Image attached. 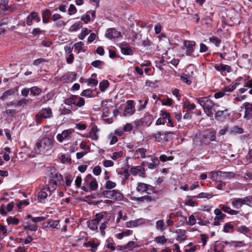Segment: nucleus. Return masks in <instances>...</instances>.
Here are the masks:
<instances>
[{
	"label": "nucleus",
	"mask_w": 252,
	"mask_h": 252,
	"mask_svg": "<svg viewBox=\"0 0 252 252\" xmlns=\"http://www.w3.org/2000/svg\"><path fill=\"white\" fill-rule=\"evenodd\" d=\"M209 41L214 43L216 46L219 47L221 41L217 36H213L209 38Z\"/></svg>",
	"instance_id": "nucleus-41"
},
{
	"label": "nucleus",
	"mask_w": 252,
	"mask_h": 252,
	"mask_svg": "<svg viewBox=\"0 0 252 252\" xmlns=\"http://www.w3.org/2000/svg\"><path fill=\"white\" fill-rule=\"evenodd\" d=\"M182 81L187 83L188 85H190L191 83V81L188 78L187 74H183L181 77Z\"/></svg>",
	"instance_id": "nucleus-55"
},
{
	"label": "nucleus",
	"mask_w": 252,
	"mask_h": 252,
	"mask_svg": "<svg viewBox=\"0 0 252 252\" xmlns=\"http://www.w3.org/2000/svg\"><path fill=\"white\" fill-rule=\"evenodd\" d=\"M30 102L29 99L22 98L18 101L17 106H22L27 104Z\"/></svg>",
	"instance_id": "nucleus-56"
},
{
	"label": "nucleus",
	"mask_w": 252,
	"mask_h": 252,
	"mask_svg": "<svg viewBox=\"0 0 252 252\" xmlns=\"http://www.w3.org/2000/svg\"><path fill=\"white\" fill-rule=\"evenodd\" d=\"M173 159L174 157L173 156L167 157L165 155H162L159 157V158L158 159L159 161H161L164 162L168 160H172Z\"/></svg>",
	"instance_id": "nucleus-48"
},
{
	"label": "nucleus",
	"mask_w": 252,
	"mask_h": 252,
	"mask_svg": "<svg viewBox=\"0 0 252 252\" xmlns=\"http://www.w3.org/2000/svg\"><path fill=\"white\" fill-rule=\"evenodd\" d=\"M57 187V181L54 179V177L51 176L49 180V183L47 189H46L47 190L51 192L54 190Z\"/></svg>",
	"instance_id": "nucleus-26"
},
{
	"label": "nucleus",
	"mask_w": 252,
	"mask_h": 252,
	"mask_svg": "<svg viewBox=\"0 0 252 252\" xmlns=\"http://www.w3.org/2000/svg\"><path fill=\"white\" fill-rule=\"evenodd\" d=\"M243 205H247L252 207V196H248L242 198Z\"/></svg>",
	"instance_id": "nucleus-35"
},
{
	"label": "nucleus",
	"mask_w": 252,
	"mask_h": 252,
	"mask_svg": "<svg viewBox=\"0 0 252 252\" xmlns=\"http://www.w3.org/2000/svg\"><path fill=\"white\" fill-rule=\"evenodd\" d=\"M23 227L24 229L29 230L32 231H35L37 230L38 226L35 224H31L30 222H26L23 225Z\"/></svg>",
	"instance_id": "nucleus-30"
},
{
	"label": "nucleus",
	"mask_w": 252,
	"mask_h": 252,
	"mask_svg": "<svg viewBox=\"0 0 252 252\" xmlns=\"http://www.w3.org/2000/svg\"><path fill=\"white\" fill-rule=\"evenodd\" d=\"M48 224L50 227L59 229L60 228V221L59 220H50L48 222Z\"/></svg>",
	"instance_id": "nucleus-32"
},
{
	"label": "nucleus",
	"mask_w": 252,
	"mask_h": 252,
	"mask_svg": "<svg viewBox=\"0 0 252 252\" xmlns=\"http://www.w3.org/2000/svg\"><path fill=\"white\" fill-rule=\"evenodd\" d=\"M155 240L158 243L164 244L167 241V239L164 236H158L156 237Z\"/></svg>",
	"instance_id": "nucleus-57"
},
{
	"label": "nucleus",
	"mask_w": 252,
	"mask_h": 252,
	"mask_svg": "<svg viewBox=\"0 0 252 252\" xmlns=\"http://www.w3.org/2000/svg\"><path fill=\"white\" fill-rule=\"evenodd\" d=\"M121 52L126 55H131L133 52L131 48L128 45H123L121 48Z\"/></svg>",
	"instance_id": "nucleus-31"
},
{
	"label": "nucleus",
	"mask_w": 252,
	"mask_h": 252,
	"mask_svg": "<svg viewBox=\"0 0 252 252\" xmlns=\"http://www.w3.org/2000/svg\"><path fill=\"white\" fill-rule=\"evenodd\" d=\"M39 112L44 119L50 118L53 117L52 110L50 108H42Z\"/></svg>",
	"instance_id": "nucleus-21"
},
{
	"label": "nucleus",
	"mask_w": 252,
	"mask_h": 252,
	"mask_svg": "<svg viewBox=\"0 0 252 252\" xmlns=\"http://www.w3.org/2000/svg\"><path fill=\"white\" fill-rule=\"evenodd\" d=\"M103 62L100 61V60H96L94 62H93L91 63V64L92 66L95 67H98L100 68L101 66L103 65Z\"/></svg>",
	"instance_id": "nucleus-59"
},
{
	"label": "nucleus",
	"mask_w": 252,
	"mask_h": 252,
	"mask_svg": "<svg viewBox=\"0 0 252 252\" xmlns=\"http://www.w3.org/2000/svg\"><path fill=\"white\" fill-rule=\"evenodd\" d=\"M237 230L239 232L245 233H248L250 231L249 229L245 225L238 227Z\"/></svg>",
	"instance_id": "nucleus-60"
},
{
	"label": "nucleus",
	"mask_w": 252,
	"mask_h": 252,
	"mask_svg": "<svg viewBox=\"0 0 252 252\" xmlns=\"http://www.w3.org/2000/svg\"><path fill=\"white\" fill-rule=\"evenodd\" d=\"M106 248L110 249L112 252H113L116 250V247L114 246V243L113 242H111L109 239H107L106 241Z\"/></svg>",
	"instance_id": "nucleus-47"
},
{
	"label": "nucleus",
	"mask_w": 252,
	"mask_h": 252,
	"mask_svg": "<svg viewBox=\"0 0 252 252\" xmlns=\"http://www.w3.org/2000/svg\"><path fill=\"white\" fill-rule=\"evenodd\" d=\"M156 228L158 230H159L162 231L165 229V223L163 220H159L156 222Z\"/></svg>",
	"instance_id": "nucleus-36"
},
{
	"label": "nucleus",
	"mask_w": 252,
	"mask_h": 252,
	"mask_svg": "<svg viewBox=\"0 0 252 252\" xmlns=\"http://www.w3.org/2000/svg\"><path fill=\"white\" fill-rule=\"evenodd\" d=\"M230 116L229 110L223 108L222 110L216 112L215 118L218 120L225 119Z\"/></svg>",
	"instance_id": "nucleus-14"
},
{
	"label": "nucleus",
	"mask_w": 252,
	"mask_h": 252,
	"mask_svg": "<svg viewBox=\"0 0 252 252\" xmlns=\"http://www.w3.org/2000/svg\"><path fill=\"white\" fill-rule=\"evenodd\" d=\"M89 33V31L87 28H83L81 33V36L79 37L80 39L83 40Z\"/></svg>",
	"instance_id": "nucleus-63"
},
{
	"label": "nucleus",
	"mask_w": 252,
	"mask_h": 252,
	"mask_svg": "<svg viewBox=\"0 0 252 252\" xmlns=\"http://www.w3.org/2000/svg\"><path fill=\"white\" fill-rule=\"evenodd\" d=\"M139 220H130L126 222V225L127 227H136L138 225Z\"/></svg>",
	"instance_id": "nucleus-50"
},
{
	"label": "nucleus",
	"mask_w": 252,
	"mask_h": 252,
	"mask_svg": "<svg viewBox=\"0 0 252 252\" xmlns=\"http://www.w3.org/2000/svg\"><path fill=\"white\" fill-rule=\"evenodd\" d=\"M15 92L13 90H9L8 91H5L1 97V98L2 99H6L8 96L14 94Z\"/></svg>",
	"instance_id": "nucleus-52"
},
{
	"label": "nucleus",
	"mask_w": 252,
	"mask_h": 252,
	"mask_svg": "<svg viewBox=\"0 0 252 252\" xmlns=\"http://www.w3.org/2000/svg\"><path fill=\"white\" fill-rule=\"evenodd\" d=\"M149 189H152L151 186L143 183H139L136 187V190L141 193L146 192L148 194H151V192L149 191Z\"/></svg>",
	"instance_id": "nucleus-15"
},
{
	"label": "nucleus",
	"mask_w": 252,
	"mask_h": 252,
	"mask_svg": "<svg viewBox=\"0 0 252 252\" xmlns=\"http://www.w3.org/2000/svg\"><path fill=\"white\" fill-rule=\"evenodd\" d=\"M116 186V184L111 181H107L106 182L105 188L108 189H111L114 188Z\"/></svg>",
	"instance_id": "nucleus-53"
},
{
	"label": "nucleus",
	"mask_w": 252,
	"mask_h": 252,
	"mask_svg": "<svg viewBox=\"0 0 252 252\" xmlns=\"http://www.w3.org/2000/svg\"><path fill=\"white\" fill-rule=\"evenodd\" d=\"M92 91L90 89H86L82 92L81 95L83 96H86L88 97H91V94Z\"/></svg>",
	"instance_id": "nucleus-58"
},
{
	"label": "nucleus",
	"mask_w": 252,
	"mask_h": 252,
	"mask_svg": "<svg viewBox=\"0 0 252 252\" xmlns=\"http://www.w3.org/2000/svg\"><path fill=\"white\" fill-rule=\"evenodd\" d=\"M196 223V220L193 215H190L189 218V220L187 222V224L193 225Z\"/></svg>",
	"instance_id": "nucleus-54"
},
{
	"label": "nucleus",
	"mask_w": 252,
	"mask_h": 252,
	"mask_svg": "<svg viewBox=\"0 0 252 252\" xmlns=\"http://www.w3.org/2000/svg\"><path fill=\"white\" fill-rule=\"evenodd\" d=\"M71 134L72 131L70 129L65 130L57 135V139L60 142H62L64 140L70 139Z\"/></svg>",
	"instance_id": "nucleus-13"
},
{
	"label": "nucleus",
	"mask_w": 252,
	"mask_h": 252,
	"mask_svg": "<svg viewBox=\"0 0 252 252\" xmlns=\"http://www.w3.org/2000/svg\"><path fill=\"white\" fill-rule=\"evenodd\" d=\"M242 201V198H235L232 199L231 204L233 208L239 209L243 205Z\"/></svg>",
	"instance_id": "nucleus-27"
},
{
	"label": "nucleus",
	"mask_w": 252,
	"mask_h": 252,
	"mask_svg": "<svg viewBox=\"0 0 252 252\" xmlns=\"http://www.w3.org/2000/svg\"><path fill=\"white\" fill-rule=\"evenodd\" d=\"M216 141V132L208 129L199 134L194 139V142L199 146L208 145L212 141Z\"/></svg>",
	"instance_id": "nucleus-1"
},
{
	"label": "nucleus",
	"mask_w": 252,
	"mask_h": 252,
	"mask_svg": "<svg viewBox=\"0 0 252 252\" xmlns=\"http://www.w3.org/2000/svg\"><path fill=\"white\" fill-rule=\"evenodd\" d=\"M184 45L186 48V54L187 56H191L193 52L196 45V43L194 41L185 40Z\"/></svg>",
	"instance_id": "nucleus-7"
},
{
	"label": "nucleus",
	"mask_w": 252,
	"mask_h": 252,
	"mask_svg": "<svg viewBox=\"0 0 252 252\" xmlns=\"http://www.w3.org/2000/svg\"><path fill=\"white\" fill-rule=\"evenodd\" d=\"M143 170V168L140 166H134L130 168V171L132 175L135 176Z\"/></svg>",
	"instance_id": "nucleus-34"
},
{
	"label": "nucleus",
	"mask_w": 252,
	"mask_h": 252,
	"mask_svg": "<svg viewBox=\"0 0 252 252\" xmlns=\"http://www.w3.org/2000/svg\"><path fill=\"white\" fill-rule=\"evenodd\" d=\"M109 82L107 80H103L101 81L99 85L100 90L101 92H104L105 90L108 87Z\"/></svg>",
	"instance_id": "nucleus-37"
},
{
	"label": "nucleus",
	"mask_w": 252,
	"mask_h": 252,
	"mask_svg": "<svg viewBox=\"0 0 252 252\" xmlns=\"http://www.w3.org/2000/svg\"><path fill=\"white\" fill-rule=\"evenodd\" d=\"M147 150L144 148H140L136 150V153L139 154L142 158H145L146 157V153Z\"/></svg>",
	"instance_id": "nucleus-51"
},
{
	"label": "nucleus",
	"mask_w": 252,
	"mask_h": 252,
	"mask_svg": "<svg viewBox=\"0 0 252 252\" xmlns=\"http://www.w3.org/2000/svg\"><path fill=\"white\" fill-rule=\"evenodd\" d=\"M102 214H97L95 216V218L87 221V225L88 227L92 230L95 231L98 229L97 225L99 222L102 220Z\"/></svg>",
	"instance_id": "nucleus-5"
},
{
	"label": "nucleus",
	"mask_w": 252,
	"mask_h": 252,
	"mask_svg": "<svg viewBox=\"0 0 252 252\" xmlns=\"http://www.w3.org/2000/svg\"><path fill=\"white\" fill-rule=\"evenodd\" d=\"M106 36L109 39L118 38L121 36V32L114 28H110L107 30Z\"/></svg>",
	"instance_id": "nucleus-17"
},
{
	"label": "nucleus",
	"mask_w": 252,
	"mask_h": 252,
	"mask_svg": "<svg viewBox=\"0 0 252 252\" xmlns=\"http://www.w3.org/2000/svg\"><path fill=\"white\" fill-rule=\"evenodd\" d=\"M245 109L243 118L246 120L252 119V102H246L243 103Z\"/></svg>",
	"instance_id": "nucleus-6"
},
{
	"label": "nucleus",
	"mask_w": 252,
	"mask_h": 252,
	"mask_svg": "<svg viewBox=\"0 0 252 252\" xmlns=\"http://www.w3.org/2000/svg\"><path fill=\"white\" fill-rule=\"evenodd\" d=\"M234 226L230 222L226 223L223 226V231L225 233H228L230 232V230L234 229Z\"/></svg>",
	"instance_id": "nucleus-40"
},
{
	"label": "nucleus",
	"mask_w": 252,
	"mask_h": 252,
	"mask_svg": "<svg viewBox=\"0 0 252 252\" xmlns=\"http://www.w3.org/2000/svg\"><path fill=\"white\" fill-rule=\"evenodd\" d=\"M100 245L99 241L95 240H91L83 244V246L86 248H90V251L92 252H95L97 250L98 246Z\"/></svg>",
	"instance_id": "nucleus-11"
},
{
	"label": "nucleus",
	"mask_w": 252,
	"mask_h": 252,
	"mask_svg": "<svg viewBox=\"0 0 252 252\" xmlns=\"http://www.w3.org/2000/svg\"><path fill=\"white\" fill-rule=\"evenodd\" d=\"M46 190V189L45 188H44L38 192V199L40 201H42V200L45 199L47 197L48 194L47 193Z\"/></svg>",
	"instance_id": "nucleus-33"
},
{
	"label": "nucleus",
	"mask_w": 252,
	"mask_h": 252,
	"mask_svg": "<svg viewBox=\"0 0 252 252\" xmlns=\"http://www.w3.org/2000/svg\"><path fill=\"white\" fill-rule=\"evenodd\" d=\"M100 129L97 128V126L94 125L92 126L90 132L89 136L88 137L91 138L92 140L96 141L98 139V135L97 134Z\"/></svg>",
	"instance_id": "nucleus-18"
},
{
	"label": "nucleus",
	"mask_w": 252,
	"mask_h": 252,
	"mask_svg": "<svg viewBox=\"0 0 252 252\" xmlns=\"http://www.w3.org/2000/svg\"><path fill=\"white\" fill-rule=\"evenodd\" d=\"M152 136L155 139L156 141L161 142L166 140L167 134L163 132L158 131L153 134Z\"/></svg>",
	"instance_id": "nucleus-20"
},
{
	"label": "nucleus",
	"mask_w": 252,
	"mask_h": 252,
	"mask_svg": "<svg viewBox=\"0 0 252 252\" xmlns=\"http://www.w3.org/2000/svg\"><path fill=\"white\" fill-rule=\"evenodd\" d=\"M76 74L75 73H70L63 75L61 78V80L64 82H72L76 79Z\"/></svg>",
	"instance_id": "nucleus-23"
},
{
	"label": "nucleus",
	"mask_w": 252,
	"mask_h": 252,
	"mask_svg": "<svg viewBox=\"0 0 252 252\" xmlns=\"http://www.w3.org/2000/svg\"><path fill=\"white\" fill-rule=\"evenodd\" d=\"M214 68L216 70L220 71L222 75H223V72L224 71H226L228 73H229L231 71V66L226 64H216L214 65Z\"/></svg>",
	"instance_id": "nucleus-16"
},
{
	"label": "nucleus",
	"mask_w": 252,
	"mask_h": 252,
	"mask_svg": "<svg viewBox=\"0 0 252 252\" xmlns=\"http://www.w3.org/2000/svg\"><path fill=\"white\" fill-rule=\"evenodd\" d=\"M184 106L189 110H193L195 108V105L194 103H190V102L188 100H186L184 104Z\"/></svg>",
	"instance_id": "nucleus-49"
},
{
	"label": "nucleus",
	"mask_w": 252,
	"mask_h": 252,
	"mask_svg": "<svg viewBox=\"0 0 252 252\" xmlns=\"http://www.w3.org/2000/svg\"><path fill=\"white\" fill-rule=\"evenodd\" d=\"M135 111V108L134 106V101L131 100H129L126 102V107L125 108L124 111V115L125 116L129 115H132Z\"/></svg>",
	"instance_id": "nucleus-12"
},
{
	"label": "nucleus",
	"mask_w": 252,
	"mask_h": 252,
	"mask_svg": "<svg viewBox=\"0 0 252 252\" xmlns=\"http://www.w3.org/2000/svg\"><path fill=\"white\" fill-rule=\"evenodd\" d=\"M100 214L102 215V220L101 222H99L101 225L99 226V230L101 232V234L102 236H104L105 234V229L107 227L108 225V222L109 220V219L107 218L106 216V213L105 212H101Z\"/></svg>",
	"instance_id": "nucleus-10"
},
{
	"label": "nucleus",
	"mask_w": 252,
	"mask_h": 252,
	"mask_svg": "<svg viewBox=\"0 0 252 252\" xmlns=\"http://www.w3.org/2000/svg\"><path fill=\"white\" fill-rule=\"evenodd\" d=\"M229 133L231 135L241 134L243 133V129L238 126H234L233 127H229Z\"/></svg>",
	"instance_id": "nucleus-28"
},
{
	"label": "nucleus",
	"mask_w": 252,
	"mask_h": 252,
	"mask_svg": "<svg viewBox=\"0 0 252 252\" xmlns=\"http://www.w3.org/2000/svg\"><path fill=\"white\" fill-rule=\"evenodd\" d=\"M52 147V140L46 137H43L36 144L34 151L37 154L45 153L51 150Z\"/></svg>",
	"instance_id": "nucleus-2"
},
{
	"label": "nucleus",
	"mask_w": 252,
	"mask_h": 252,
	"mask_svg": "<svg viewBox=\"0 0 252 252\" xmlns=\"http://www.w3.org/2000/svg\"><path fill=\"white\" fill-rule=\"evenodd\" d=\"M51 176L54 177V179L57 181V183L58 182H60L63 180L62 176L56 172H51L50 175V177Z\"/></svg>",
	"instance_id": "nucleus-42"
},
{
	"label": "nucleus",
	"mask_w": 252,
	"mask_h": 252,
	"mask_svg": "<svg viewBox=\"0 0 252 252\" xmlns=\"http://www.w3.org/2000/svg\"><path fill=\"white\" fill-rule=\"evenodd\" d=\"M74 99L75 100L74 103L75 106L81 107L85 104V99L78 95H74Z\"/></svg>",
	"instance_id": "nucleus-22"
},
{
	"label": "nucleus",
	"mask_w": 252,
	"mask_h": 252,
	"mask_svg": "<svg viewBox=\"0 0 252 252\" xmlns=\"http://www.w3.org/2000/svg\"><path fill=\"white\" fill-rule=\"evenodd\" d=\"M61 159L63 163H71V159L69 157H66L64 155H62L61 157Z\"/></svg>",
	"instance_id": "nucleus-61"
},
{
	"label": "nucleus",
	"mask_w": 252,
	"mask_h": 252,
	"mask_svg": "<svg viewBox=\"0 0 252 252\" xmlns=\"http://www.w3.org/2000/svg\"><path fill=\"white\" fill-rule=\"evenodd\" d=\"M147 157L150 158L152 161L151 163H149L148 164V167L149 169H155L157 167V166L159 164L160 162L157 157H153L152 156H149Z\"/></svg>",
	"instance_id": "nucleus-19"
},
{
	"label": "nucleus",
	"mask_w": 252,
	"mask_h": 252,
	"mask_svg": "<svg viewBox=\"0 0 252 252\" xmlns=\"http://www.w3.org/2000/svg\"><path fill=\"white\" fill-rule=\"evenodd\" d=\"M212 196L213 195L211 193L206 192H201L199 194H198L197 196L194 197L197 198H206L207 199H210L212 198Z\"/></svg>",
	"instance_id": "nucleus-45"
},
{
	"label": "nucleus",
	"mask_w": 252,
	"mask_h": 252,
	"mask_svg": "<svg viewBox=\"0 0 252 252\" xmlns=\"http://www.w3.org/2000/svg\"><path fill=\"white\" fill-rule=\"evenodd\" d=\"M51 14V11L48 9H46L42 11V21L44 23H48L49 22V17Z\"/></svg>",
	"instance_id": "nucleus-29"
},
{
	"label": "nucleus",
	"mask_w": 252,
	"mask_h": 252,
	"mask_svg": "<svg viewBox=\"0 0 252 252\" xmlns=\"http://www.w3.org/2000/svg\"><path fill=\"white\" fill-rule=\"evenodd\" d=\"M153 120V117L152 115L149 114H146L145 116L141 119V122L145 125L149 126L152 123Z\"/></svg>",
	"instance_id": "nucleus-25"
},
{
	"label": "nucleus",
	"mask_w": 252,
	"mask_h": 252,
	"mask_svg": "<svg viewBox=\"0 0 252 252\" xmlns=\"http://www.w3.org/2000/svg\"><path fill=\"white\" fill-rule=\"evenodd\" d=\"M74 95H72L70 97L67 98L64 100V104L67 105L71 108H72V104H74Z\"/></svg>",
	"instance_id": "nucleus-44"
},
{
	"label": "nucleus",
	"mask_w": 252,
	"mask_h": 252,
	"mask_svg": "<svg viewBox=\"0 0 252 252\" xmlns=\"http://www.w3.org/2000/svg\"><path fill=\"white\" fill-rule=\"evenodd\" d=\"M248 88H250L249 94H252V80H249L247 82L246 84L244 85L243 88H242L239 90V92L241 94L245 93Z\"/></svg>",
	"instance_id": "nucleus-24"
},
{
	"label": "nucleus",
	"mask_w": 252,
	"mask_h": 252,
	"mask_svg": "<svg viewBox=\"0 0 252 252\" xmlns=\"http://www.w3.org/2000/svg\"><path fill=\"white\" fill-rule=\"evenodd\" d=\"M83 45L84 43L82 42H78L74 45L75 49L78 51V53H79L82 50V46Z\"/></svg>",
	"instance_id": "nucleus-62"
},
{
	"label": "nucleus",
	"mask_w": 252,
	"mask_h": 252,
	"mask_svg": "<svg viewBox=\"0 0 252 252\" xmlns=\"http://www.w3.org/2000/svg\"><path fill=\"white\" fill-rule=\"evenodd\" d=\"M6 221L8 224L17 225L19 223V220L17 218L9 217L7 218Z\"/></svg>",
	"instance_id": "nucleus-38"
},
{
	"label": "nucleus",
	"mask_w": 252,
	"mask_h": 252,
	"mask_svg": "<svg viewBox=\"0 0 252 252\" xmlns=\"http://www.w3.org/2000/svg\"><path fill=\"white\" fill-rule=\"evenodd\" d=\"M98 187V184L95 179H93L90 182V189L91 190H95Z\"/></svg>",
	"instance_id": "nucleus-43"
},
{
	"label": "nucleus",
	"mask_w": 252,
	"mask_h": 252,
	"mask_svg": "<svg viewBox=\"0 0 252 252\" xmlns=\"http://www.w3.org/2000/svg\"><path fill=\"white\" fill-rule=\"evenodd\" d=\"M71 113V108L68 107V108L63 107L61 109V115H67Z\"/></svg>",
	"instance_id": "nucleus-64"
},
{
	"label": "nucleus",
	"mask_w": 252,
	"mask_h": 252,
	"mask_svg": "<svg viewBox=\"0 0 252 252\" xmlns=\"http://www.w3.org/2000/svg\"><path fill=\"white\" fill-rule=\"evenodd\" d=\"M82 27V24L81 22H78L72 25L70 28V31H75Z\"/></svg>",
	"instance_id": "nucleus-46"
},
{
	"label": "nucleus",
	"mask_w": 252,
	"mask_h": 252,
	"mask_svg": "<svg viewBox=\"0 0 252 252\" xmlns=\"http://www.w3.org/2000/svg\"><path fill=\"white\" fill-rule=\"evenodd\" d=\"M196 100L203 108L207 115L210 117H212L214 115V111H215V110L213 109L214 104L212 100L207 97L196 98Z\"/></svg>",
	"instance_id": "nucleus-3"
},
{
	"label": "nucleus",
	"mask_w": 252,
	"mask_h": 252,
	"mask_svg": "<svg viewBox=\"0 0 252 252\" xmlns=\"http://www.w3.org/2000/svg\"><path fill=\"white\" fill-rule=\"evenodd\" d=\"M103 194L106 198L116 201H121L124 197L122 193L119 190L116 189L104 190Z\"/></svg>",
	"instance_id": "nucleus-4"
},
{
	"label": "nucleus",
	"mask_w": 252,
	"mask_h": 252,
	"mask_svg": "<svg viewBox=\"0 0 252 252\" xmlns=\"http://www.w3.org/2000/svg\"><path fill=\"white\" fill-rule=\"evenodd\" d=\"M212 174L213 177H215V176H220L223 179H231L235 177V174L232 172L218 171L217 172H212Z\"/></svg>",
	"instance_id": "nucleus-9"
},
{
	"label": "nucleus",
	"mask_w": 252,
	"mask_h": 252,
	"mask_svg": "<svg viewBox=\"0 0 252 252\" xmlns=\"http://www.w3.org/2000/svg\"><path fill=\"white\" fill-rule=\"evenodd\" d=\"M30 92L33 95H38L41 93V90L36 86H34L30 88Z\"/></svg>",
	"instance_id": "nucleus-39"
},
{
	"label": "nucleus",
	"mask_w": 252,
	"mask_h": 252,
	"mask_svg": "<svg viewBox=\"0 0 252 252\" xmlns=\"http://www.w3.org/2000/svg\"><path fill=\"white\" fill-rule=\"evenodd\" d=\"M35 21L37 23L40 21V18L37 12L33 11L31 12L26 18V23L28 26H31L32 24V21Z\"/></svg>",
	"instance_id": "nucleus-8"
}]
</instances>
